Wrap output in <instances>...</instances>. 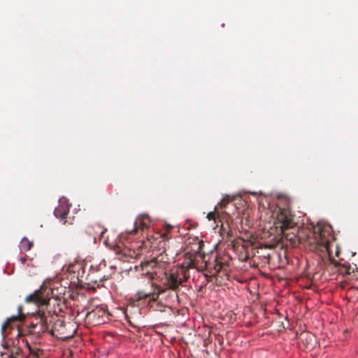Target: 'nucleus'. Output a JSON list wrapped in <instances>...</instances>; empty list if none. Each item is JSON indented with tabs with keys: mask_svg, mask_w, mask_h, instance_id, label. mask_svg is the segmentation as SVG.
I'll use <instances>...</instances> for the list:
<instances>
[{
	"mask_svg": "<svg viewBox=\"0 0 358 358\" xmlns=\"http://www.w3.org/2000/svg\"><path fill=\"white\" fill-rule=\"evenodd\" d=\"M196 265V255L186 253L185 261L180 266L164 273L161 280L163 286L155 285L150 290H138L136 293V300L140 301L150 297L151 301H155L164 294H167V296L172 300L178 299L177 291L180 285L189 278V269L195 267Z\"/></svg>",
	"mask_w": 358,
	"mask_h": 358,
	"instance_id": "f257e3e1",
	"label": "nucleus"
},
{
	"mask_svg": "<svg viewBox=\"0 0 358 358\" xmlns=\"http://www.w3.org/2000/svg\"><path fill=\"white\" fill-rule=\"evenodd\" d=\"M52 289L45 285H42L40 289L36 290L34 293L28 295L25 298V301L28 303H34L38 307V311L34 314V317L38 320L36 325L40 324L41 329L48 330L50 328L52 320L54 322L52 327V331L57 332V334H65V322L63 320L56 319L51 316L50 319V312L44 310V306L48 305L50 295L52 294Z\"/></svg>",
	"mask_w": 358,
	"mask_h": 358,
	"instance_id": "f03ea898",
	"label": "nucleus"
},
{
	"mask_svg": "<svg viewBox=\"0 0 358 358\" xmlns=\"http://www.w3.org/2000/svg\"><path fill=\"white\" fill-rule=\"evenodd\" d=\"M275 224L282 238L289 241L293 245L295 246L301 242L299 226L289 207L278 208Z\"/></svg>",
	"mask_w": 358,
	"mask_h": 358,
	"instance_id": "7ed1b4c3",
	"label": "nucleus"
},
{
	"mask_svg": "<svg viewBox=\"0 0 358 358\" xmlns=\"http://www.w3.org/2000/svg\"><path fill=\"white\" fill-rule=\"evenodd\" d=\"M333 236L329 227L317 224L313 227V231L308 235L305 243L308 250L315 252L330 255V247Z\"/></svg>",
	"mask_w": 358,
	"mask_h": 358,
	"instance_id": "20e7f679",
	"label": "nucleus"
},
{
	"mask_svg": "<svg viewBox=\"0 0 358 358\" xmlns=\"http://www.w3.org/2000/svg\"><path fill=\"white\" fill-rule=\"evenodd\" d=\"M163 256L161 255L157 257H155L150 261L141 263V270L143 275L147 276L149 280L154 279L157 275V268H164L166 262L163 261Z\"/></svg>",
	"mask_w": 358,
	"mask_h": 358,
	"instance_id": "39448f33",
	"label": "nucleus"
},
{
	"mask_svg": "<svg viewBox=\"0 0 358 358\" xmlns=\"http://www.w3.org/2000/svg\"><path fill=\"white\" fill-rule=\"evenodd\" d=\"M18 315L12 316L7 319V320L2 324L1 332L3 336L5 337L8 334L7 331L8 329H13V327L18 328L20 322H22L24 318L25 315L22 313V307L21 306L17 308Z\"/></svg>",
	"mask_w": 358,
	"mask_h": 358,
	"instance_id": "423d86ee",
	"label": "nucleus"
},
{
	"mask_svg": "<svg viewBox=\"0 0 358 358\" xmlns=\"http://www.w3.org/2000/svg\"><path fill=\"white\" fill-rule=\"evenodd\" d=\"M69 207L66 200H60L59 206L55 209V217L60 219L64 224L68 222L66 217L69 213Z\"/></svg>",
	"mask_w": 358,
	"mask_h": 358,
	"instance_id": "0eeeda50",
	"label": "nucleus"
},
{
	"mask_svg": "<svg viewBox=\"0 0 358 358\" xmlns=\"http://www.w3.org/2000/svg\"><path fill=\"white\" fill-rule=\"evenodd\" d=\"M148 227V223L143 219V217H138L134 224V228L128 231L129 234H135L138 230L144 231Z\"/></svg>",
	"mask_w": 358,
	"mask_h": 358,
	"instance_id": "6e6552de",
	"label": "nucleus"
},
{
	"mask_svg": "<svg viewBox=\"0 0 358 358\" xmlns=\"http://www.w3.org/2000/svg\"><path fill=\"white\" fill-rule=\"evenodd\" d=\"M106 315V312L104 309L101 308H96L94 310L88 312L87 314V316L89 317L91 319L95 320V318L97 317L98 319L100 317H103Z\"/></svg>",
	"mask_w": 358,
	"mask_h": 358,
	"instance_id": "1a4fd4ad",
	"label": "nucleus"
},
{
	"mask_svg": "<svg viewBox=\"0 0 358 358\" xmlns=\"http://www.w3.org/2000/svg\"><path fill=\"white\" fill-rule=\"evenodd\" d=\"M33 245V243L29 241L26 237L22 238L20 243V248L21 250L28 251Z\"/></svg>",
	"mask_w": 358,
	"mask_h": 358,
	"instance_id": "9d476101",
	"label": "nucleus"
},
{
	"mask_svg": "<svg viewBox=\"0 0 358 358\" xmlns=\"http://www.w3.org/2000/svg\"><path fill=\"white\" fill-rule=\"evenodd\" d=\"M207 218L208 220H215L216 218H217L221 221L222 215L217 210V206L215 207L214 211L210 212L207 214Z\"/></svg>",
	"mask_w": 358,
	"mask_h": 358,
	"instance_id": "9b49d317",
	"label": "nucleus"
},
{
	"mask_svg": "<svg viewBox=\"0 0 358 358\" xmlns=\"http://www.w3.org/2000/svg\"><path fill=\"white\" fill-rule=\"evenodd\" d=\"M338 266H340V264H338ZM339 272L343 274H350L352 272H353V268L350 265H341V267L338 269Z\"/></svg>",
	"mask_w": 358,
	"mask_h": 358,
	"instance_id": "f8f14e48",
	"label": "nucleus"
},
{
	"mask_svg": "<svg viewBox=\"0 0 358 358\" xmlns=\"http://www.w3.org/2000/svg\"><path fill=\"white\" fill-rule=\"evenodd\" d=\"M231 199L229 196H225L220 202L217 203L216 206H217V209L220 208H226L227 205L229 203V201Z\"/></svg>",
	"mask_w": 358,
	"mask_h": 358,
	"instance_id": "ddd939ff",
	"label": "nucleus"
},
{
	"mask_svg": "<svg viewBox=\"0 0 358 358\" xmlns=\"http://www.w3.org/2000/svg\"><path fill=\"white\" fill-rule=\"evenodd\" d=\"M20 262H21L22 264H24L26 262V261H27V257H21L20 258Z\"/></svg>",
	"mask_w": 358,
	"mask_h": 358,
	"instance_id": "4468645a",
	"label": "nucleus"
},
{
	"mask_svg": "<svg viewBox=\"0 0 358 358\" xmlns=\"http://www.w3.org/2000/svg\"><path fill=\"white\" fill-rule=\"evenodd\" d=\"M226 234H227V237H230V236H232V231H231V230H229V231H226Z\"/></svg>",
	"mask_w": 358,
	"mask_h": 358,
	"instance_id": "2eb2a0df",
	"label": "nucleus"
},
{
	"mask_svg": "<svg viewBox=\"0 0 358 358\" xmlns=\"http://www.w3.org/2000/svg\"><path fill=\"white\" fill-rule=\"evenodd\" d=\"M222 268V266L221 265H219V266H215V269L217 270V271H220V270Z\"/></svg>",
	"mask_w": 358,
	"mask_h": 358,
	"instance_id": "dca6fc26",
	"label": "nucleus"
},
{
	"mask_svg": "<svg viewBox=\"0 0 358 358\" xmlns=\"http://www.w3.org/2000/svg\"><path fill=\"white\" fill-rule=\"evenodd\" d=\"M107 231L106 229H105L104 230H103L101 232V236L103 238V234Z\"/></svg>",
	"mask_w": 358,
	"mask_h": 358,
	"instance_id": "f3484780",
	"label": "nucleus"
},
{
	"mask_svg": "<svg viewBox=\"0 0 358 358\" xmlns=\"http://www.w3.org/2000/svg\"><path fill=\"white\" fill-rule=\"evenodd\" d=\"M221 227H222L221 230L222 231V233H223V234L225 233V229H224V226L222 224L221 225Z\"/></svg>",
	"mask_w": 358,
	"mask_h": 358,
	"instance_id": "a211bd4d",
	"label": "nucleus"
},
{
	"mask_svg": "<svg viewBox=\"0 0 358 358\" xmlns=\"http://www.w3.org/2000/svg\"><path fill=\"white\" fill-rule=\"evenodd\" d=\"M264 248H270L271 247H270L269 245H265L264 246Z\"/></svg>",
	"mask_w": 358,
	"mask_h": 358,
	"instance_id": "6ab92c4d",
	"label": "nucleus"
},
{
	"mask_svg": "<svg viewBox=\"0 0 358 358\" xmlns=\"http://www.w3.org/2000/svg\"><path fill=\"white\" fill-rule=\"evenodd\" d=\"M200 245L199 246V250L201 248V242H199Z\"/></svg>",
	"mask_w": 358,
	"mask_h": 358,
	"instance_id": "aec40b11",
	"label": "nucleus"
},
{
	"mask_svg": "<svg viewBox=\"0 0 358 358\" xmlns=\"http://www.w3.org/2000/svg\"><path fill=\"white\" fill-rule=\"evenodd\" d=\"M153 286H154V284H153V283H152V284H151V285H150V287H152Z\"/></svg>",
	"mask_w": 358,
	"mask_h": 358,
	"instance_id": "412c9836",
	"label": "nucleus"
},
{
	"mask_svg": "<svg viewBox=\"0 0 358 358\" xmlns=\"http://www.w3.org/2000/svg\"><path fill=\"white\" fill-rule=\"evenodd\" d=\"M8 358H11V357H8Z\"/></svg>",
	"mask_w": 358,
	"mask_h": 358,
	"instance_id": "4be33fe9",
	"label": "nucleus"
}]
</instances>
